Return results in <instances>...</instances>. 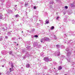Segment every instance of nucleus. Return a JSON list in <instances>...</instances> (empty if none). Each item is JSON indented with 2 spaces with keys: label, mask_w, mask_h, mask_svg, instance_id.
Here are the masks:
<instances>
[{
  "label": "nucleus",
  "mask_w": 75,
  "mask_h": 75,
  "mask_svg": "<svg viewBox=\"0 0 75 75\" xmlns=\"http://www.w3.org/2000/svg\"><path fill=\"white\" fill-rule=\"evenodd\" d=\"M44 59L46 61V62H48L49 61H52V59L51 58L49 59L48 57H45Z\"/></svg>",
  "instance_id": "nucleus-1"
},
{
  "label": "nucleus",
  "mask_w": 75,
  "mask_h": 75,
  "mask_svg": "<svg viewBox=\"0 0 75 75\" xmlns=\"http://www.w3.org/2000/svg\"><path fill=\"white\" fill-rule=\"evenodd\" d=\"M55 56H59L60 55V52H56L54 54Z\"/></svg>",
  "instance_id": "nucleus-2"
},
{
  "label": "nucleus",
  "mask_w": 75,
  "mask_h": 75,
  "mask_svg": "<svg viewBox=\"0 0 75 75\" xmlns=\"http://www.w3.org/2000/svg\"><path fill=\"white\" fill-rule=\"evenodd\" d=\"M71 52H67V57L68 58H69L70 56H71Z\"/></svg>",
  "instance_id": "nucleus-3"
},
{
  "label": "nucleus",
  "mask_w": 75,
  "mask_h": 75,
  "mask_svg": "<svg viewBox=\"0 0 75 75\" xmlns=\"http://www.w3.org/2000/svg\"><path fill=\"white\" fill-rule=\"evenodd\" d=\"M25 46H27V45H30V41H28L26 42H25Z\"/></svg>",
  "instance_id": "nucleus-4"
},
{
  "label": "nucleus",
  "mask_w": 75,
  "mask_h": 75,
  "mask_svg": "<svg viewBox=\"0 0 75 75\" xmlns=\"http://www.w3.org/2000/svg\"><path fill=\"white\" fill-rule=\"evenodd\" d=\"M26 48L27 49V50H31V49H32V47H31V46H28L26 47Z\"/></svg>",
  "instance_id": "nucleus-5"
},
{
  "label": "nucleus",
  "mask_w": 75,
  "mask_h": 75,
  "mask_svg": "<svg viewBox=\"0 0 75 75\" xmlns=\"http://www.w3.org/2000/svg\"><path fill=\"white\" fill-rule=\"evenodd\" d=\"M42 40H44V41H48V40H49V38H42Z\"/></svg>",
  "instance_id": "nucleus-6"
},
{
  "label": "nucleus",
  "mask_w": 75,
  "mask_h": 75,
  "mask_svg": "<svg viewBox=\"0 0 75 75\" xmlns=\"http://www.w3.org/2000/svg\"><path fill=\"white\" fill-rule=\"evenodd\" d=\"M25 55L26 57H30V54H29L28 52H26L25 54Z\"/></svg>",
  "instance_id": "nucleus-7"
},
{
  "label": "nucleus",
  "mask_w": 75,
  "mask_h": 75,
  "mask_svg": "<svg viewBox=\"0 0 75 75\" xmlns=\"http://www.w3.org/2000/svg\"><path fill=\"white\" fill-rule=\"evenodd\" d=\"M34 47H36L38 45V43L37 42H35L33 44Z\"/></svg>",
  "instance_id": "nucleus-8"
},
{
  "label": "nucleus",
  "mask_w": 75,
  "mask_h": 75,
  "mask_svg": "<svg viewBox=\"0 0 75 75\" xmlns=\"http://www.w3.org/2000/svg\"><path fill=\"white\" fill-rule=\"evenodd\" d=\"M8 13H9V14H11V13H12V11L10 10H8Z\"/></svg>",
  "instance_id": "nucleus-9"
},
{
  "label": "nucleus",
  "mask_w": 75,
  "mask_h": 75,
  "mask_svg": "<svg viewBox=\"0 0 75 75\" xmlns=\"http://www.w3.org/2000/svg\"><path fill=\"white\" fill-rule=\"evenodd\" d=\"M26 68H30V65L29 64H27L26 65Z\"/></svg>",
  "instance_id": "nucleus-10"
},
{
  "label": "nucleus",
  "mask_w": 75,
  "mask_h": 75,
  "mask_svg": "<svg viewBox=\"0 0 75 75\" xmlns=\"http://www.w3.org/2000/svg\"><path fill=\"white\" fill-rule=\"evenodd\" d=\"M40 56L42 57H44V54L42 52L40 54Z\"/></svg>",
  "instance_id": "nucleus-11"
},
{
  "label": "nucleus",
  "mask_w": 75,
  "mask_h": 75,
  "mask_svg": "<svg viewBox=\"0 0 75 75\" xmlns=\"http://www.w3.org/2000/svg\"><path fill=\"white\" fill-rule=\"evenodd\" d=\"M49 20L48 19L46 20L45 21L46 24H48L49 23Z\"/></svg>",
  "instance_id": "nucleus-12"
},
{
  "label": "nucleus",
  "mask_w": 75,
  "mask_h": 75,
  "mask_svg": "<svg viewBox=\"0 0 75 75\" xmlns=\"http://www.w3.org/2000/svg\"><path fill=\"white\" fill-rule=\"evenodd\" d=\"M68 59H67L68 62H70V60H71V59H70V58H69V57H68Z\"/></svg>",
  "instance_id": "nucleus-13"
},
{
  "label": "nucleus",
  "mask_w": 75,
  "mask_h": 75,
  "mask_svg": "<svg viewBox=\"0 0 75 75\" xmlns=\"http://www.w3.org/2000/svg\"><path fill=\"white\" fill-rule=\"evenodd\" d=\"M0 19L4 20V18L3 17V15H0Z\"/></svg>",
  "instance_id": "nucleus-14"
},
{
  "label": "nucleus",
  "mask_w": 75,
  "mask_h": 75,
  "mask_svg": "<svg viewBox=\"0 0 75 75\" xmlns=\"http://www.w3.org/2000/svg\"><path fill=\"white\" fill-rule=\"evenodd\" d=\"M62 67L61 66H59V68H58V70H61L62 69Z\"/></svg>",
  "instance_id": "nucleus-15"
},
{
  "label": "nucleus",
  "mask_w": 75,
  "mask_h": 75,
  "mask_svg": "<svg viewBox=\"0 0 75 75\" xmlns=\"http://www.w3.org/2000/svg\"><path fill=\"white\" fill-rule=\"evenodd\" d=\"M10 4H7L6 5V7H7L8 8V7H10Z\"/></svg>",
  "instance_id": "nucleus-16"
},
{
  "label": "nucleus",
  "mask_w": 75,
  "mask_h": 75,
  "mask_svg": "<svg viewBox=\"0 0 75 75\" xmlns=\"http://www.w3.org/2000/svg\"><path fill=\"white\" fill-rule=\"evenodd\" d=\"M71 7H75V5L72 4H71Z\"/></svg>",
  "instance_id": "nucleus-17"
},
{
  "label": "nucleus",
  "mask_w": 75,
  "mask_h": 75,
  "mask_svg": "<svg viewBox=\"0 0 75 75\" xmlns=\"http://www.w3.org/2000/svg\"><path fill=\"white\" fill-rule=\"evenodd\" d=\"M54 29V26H52L51 27V28L50 29L51 30H52Z\"/></svg>",
  "instance_id": "nucleus-18"
},
{
  "label": "nucleus",
  "mask_w": 75,
  "mask_h": 75,
  "mask_svg": "<svg viewBox=\"0 0 75 75\" xmlns=\"http://www.w3.org/2000/svg\"><path fill=\"white\" fill-rule=\"evenodd\" d=\"M56 48H59L60 47V46L58 45H56Z\"/></svg>",
  "instance_id": "nucleus-19"
},
{
  "label": "nucleus",
  "mask_w": 75,
  "mask_h": 75,
  "mask_svg": "<svg viewBox=\"0 0 75 75\" xmlns=\"http://www.w3.org/2000/svg\"><path fill=\"white\" fill-rule=\"evenodd\" d=\"M64 22H67V18H65L64 19Z\"/></svg>",
  "instance_id": "nucleus-20"
},
{
  "label": "nucleus",
  "mask_w": 75,
  "mask_h": 75,
  "mask_svg": "<svg viewBox=\"0 0 75 75\" xmlns=\"http://www.w3.org/2000/svg\"><path fill=\"white\" fill-rule=\"evenodd\" d=\"M65 50L66 51H67V52L68 51H69V48L67 47L65 49Z\"/></svg>",
  "instance_id": "nucleus-21"
},
{
  "label": "nucleus",
  "mask_w": 75,
  "mask_h": 75,
  "mask_svg": "<svg viewBox=\"0 0 75 75\" xmlns=\"http://www.w3.org/2000/svg\"><path fill=\"white\" fill-rule=\"evenodd\" d=\"M12 53H13V52L11 51L9 52V54L10 55H12Z\"/></svg>",
  "instance_id": "nucleus-22"
},
{
  "label": "nucleus",
  "mask_w": 75,
  "mask_h": 75,
  "mask_svg": "<svg viewBox=\"0 0 75 75\" xmlns=\"http://www.w3.org/2000/svg\"><path fill=\"white\" fill-rule=\"evenodd\" d=\"M11 67H12V68H13V67H14V66H13V64L11 63Z\"/></svg>",
  "instance_id": "nucleus-23"
},
{
  "label": "nucleus",
  "mask_w": 75,
  "mask_h": 75,
  "mask_svg": "<svg viewBox=\"0 0 75 75\" xmlns=\"http://www.w3.org/2000/svg\"><path fill=\"white\" fill-rule=\"evenodd\" d=\"M10 72H11L12 71H13V69L12 68L11 69V68H10Z\"/></svg>",
  "instance_id": "nucleus-24"
},
{
  "label": "nucleus",
  "mask_w": 75,
  "mask_h": 75,
  "mask_svg": "<svg viewBox=\"0 0 75 75\" xmlns=\"http://www.w3.org/2000/svg\"><path fill=\"white\" fill-rule=\"evenodd\" d=\"M22 52H23V53H24V52H25V50H22L21 51Z\"/></svg>",
  "instance_id": "nucleus-25"
},
{
  "label": "nucleus",
  "mask_w": 75,
  "mask_h": 75,
  "mask_svg": "<svg viewBox=\"0 0 75 75\" xmlns=\"http://www.w3.org/2000/svg\"><path fill=\"white\" fill-rule=\"evenodd\" d=\"M54 40H57V37H56L55 35H54Z\"/></svg>",
  "instance_id": "nucleus-26"
},
{
  "label": "nucleus",
  "mask_w": 75,
  "mask_h": 75,
  "mask_svg": "<svg viewBox=\"0 0 75 75\" xmlns=\"http://www.w3.org/2000/svg\"><path fill=\"white\" fill-rule=\"evenodd\" d=\"M34 37H36V38H38V36L37 35H34Z\"/></svg>",
  "instance_id": "nucleus-27"
},
{
  "label": "nucleus",
  "mask_w": 75,
  "mask_h": 75,
  "mask_svg": "<svg viewBox=\"0 0 75 75\" xmlns=\"http://www.w3.org/2000/svg\"><path fill=\"white\" fill-rule=\"evenodd\" d=\"M50 4H54V2H50Z\"/></svg>",
  "instance_id": "nucleus-28"
},
{
  "label": "nucleus",
  "mask_w": 75,
  "mask_h": 75,
  "mask_svg": "<svg viewBox=\"0 0 75 75\" xmlns=\"http://www.w3.org/2000/svg\"><path fill=\"white\" fill-rule=\"evenodd\" d=\"M26 57H27V56H26L25 55V56H24L23 57V59H25V58H26Z\"/></svg>",
  "instance_id": "nucleus-29"
},
{
  "label": "nucleus",
  "mask_w": 75,
  "mask_h": 75,
  "mask_svg": "<svg viewBox=\"0 0 75 75\" xmlns=\"http://www.w3.org/2000/svg\"><path fill=\"white\" fill-rule=\"evenodd\" d=\"M28 5V4H25V7H27V6Z\"/></svg>",
  "instance_id": "nucleus-30"
},
{
  "label": "nucleus",
  "mask_w": 75,
  "mask_h": 75,
  "mask_svg": "<svg viewBox=\"0 0 75 75\" xmlns=\"http://www.w3.org/2000/svg\"><path fill=\"white\" fill-rule=\"evenodd\" d=\"M15 16L16 17H19V15L18 14H17Z\"/></svg>",
  "instance_id": "nucleus-31"
},
{
  "label": "nucleus",
  "mask_w": 75,
  "mask_h": 75,
  "mask_svg": "<svg viewBox=\"0 0 75 75\" xmlns=\"http://www.w3.org/2000/svg\"><path fill=\"white\" fill-rule=\"evenodd\" d=\"M65 8H66V9H68V6H65Z\"/></svg>",
  "instance_id": "nucleus-32"
},
{
  "label": "nucleus",
  "mask_w": 75,
  "mask_h": 75,
  "mask_svg": "<svg viewBox=\"0 0 75 75\" xmlns=\"http://www.w3.org/2000/svg\"><path fill=\"white\" fill-rule=\"evenodd\" d=\"M2 29L4 31H5L6 30V29H5L4 28H3Z\"/></svg>",
  "instance_id": "nucleus-33"
},
{
  "label": "nucleus",
  "mask_w": 75,
  "mask_h": 75,
  "mask_svg": "<svg viewBox=\"0 0 75 75\" xmlns=\"http://www.w3.org/2000/svg\"><path fill=\"white\" fill-rule=\"evenodd\" d=\"M70 42H71V40H70L69 41V42L67 43V44L68 45H69V43H70Z\"/></svg>",
  "instance_id": "nucleus-34"
},
{
  "label": "nucleus",
  "mask_w": 75,
  "mask_h": 75,
  "mask_svg": "<svg viewBox=\"0 0 75 75\" xmlns=\"http://www.w3.org/2000/svg\"><path fill=\"white\" fill-rule=\"evenodd\" d=\"M42 40L44 41V39H42H42L40 40V41L41 42H42Z\"/></svg>",
  "instance_id": "nucleus-35"
},
{
  "label": "nucleus",
  "mask_w": 75,
  "mask_h": 75,
  "mask_svg": "<svg viewBox=\"0 0 75 75\" xmlns=\"http://www.w3.org/2000/svg\"><path fill=\"white\" fill-rule=\"evenodd\" d=\"M58 18H59V16H57L56 18V20H58Z\"/></svg>",
  "instance_id": "nucleus-36"
},
{
  "label": "nucleus",
  "mask_w": 75,
  "mask_h": 75,
  "mask_svg": "<svg viewBox=\"0 0 75 75\" xmlns=\"http://www.w3.org/2000/svg\"><path fill=\"white\" fill-rule=\"evenodd\" d=\"M16 38H12V40H16Z\"/></svg>",
  "instance_id": "nucleus-37"
},
{
  "label": "nucleus",
  "mask_w": 75,
  "mask_h": 75,
  "mask_svg": "<svg viewBox=\"0 0 75 75\" xmlns=\"http://www.w3.org/2000/svg\"><path fill=\"white\" fill-rule=\"evenodd\" d=\"M38 48H40L41 47V45H39L38 46Z\"/></svg>",
  "instance_id": "nucleus-38"
},
{
  "label": "nucleus",
  "mask_w": 75,
  "mask_h": 75,
  "mask_svg": "<svg viewBox=\"0 0 75 75\" xmlns=\"http://www.w3.org/2000/svg\"><path fill=\"white\" fill-rule=\"evenodd\" d=\"M72 23L73 24H74L75 23V21L74 20L72 21Z\"/></svg>",
  "instance_id": "nucleus-39"
},
{
  "label": "nucleus",
  "mask_w": 75,
  "mask_h": 75,
  "mask_svg": "<svg viewBox=\"0 0 75 75\" xmlns=\"http://www.w3.org/2000/svg\"><path fill=\"white\" fill-rule=\"evenodd\" d=\"M3 40V38H0V41H1V40Z\"/></svg>",
  "instance_id": "nucleus-40"
},
{
  "label": "nucleus",
  "mask_w": 75,
  "mask_h": 75,
  "mask_svg": "<svg viewBox=\"0 0 75 75\" xmlns=\"http://www.w3.org/2000/svg\"><path fill=\"white\" fill-rule=\"evenodd\" d=\"M34 31H35V29H32V31H33V32H34Z\"/></svg>",
  "instance_id": "nucleus-41"
},
{
  "label": "nucleus",
  "mask_w": 75,
  "mask_h": 75,
  "mask_svg": "<svg viewBox=\"0 0 75 75\" xmlns=\"http://www.w3.org/2000/svg\"><path fill=\"white\" fill-rule=\"evenodd\" d=\"M47 69V67H46L43 68V69Z\"/></svg>",
  "instance_id": "nucleus-42"
},
{
  "label": "nucleus",
  "mask_w": 75,
  "mask_h": 75,
  "mask_svg": "<svg viewBox=\"0 0 75 75\" xmlns=\"http://www.w3.org/2000/svg\"><path fill=\"white\" fill-rule=\"evenodd\" d=\"M36 8H37V7H36L35 6H34V9H36Z\"/></svg>",
  "instance_id": "nucleus-43"
},
{
  "label": "nucleus",
  "mask_w": 75,
  "mask_h": 75,
  "mask_svg": "<svg viewBox=\"0 0 75 75\" xmlns=\"http://www.w3.org/2000/svg\"><path fill=\"white\" fill-rule=\"evenodd\" d=\"M64 35L65 36V37H67V35H66V34H64Z\"/></svg>",
  "instance_id": "nucleus-44"
},
{
  "label": "nucleus",
  "mask_w": 75,
  "mask_h": 75,
  "mask_svg": "<svg viewBox=\"0 0 75 75\" xmlns=\"http://www.w3.org/2000/svg\"><path fill=\"white\" fill-rule=\"evenodd\" d=\"M8 34H9V35L11 34V33H10V32H9L8 33Z\"/></svg>",
  "instance_id": "nucleus-45"
},
{
  "label": "nucleus",
  "mask_w": 75,
  "mask_h": 75,
  "mask_svg": "<svg viewBox=\"0 0 75 75\" xmlns=\"http://www.w3.org/2000/svg\"><path fill=\"white\" fill-rule=\"evenodd\" d=\"M10 73L8 72H7L6 73V74H9Z\"/></svg>",
  "instance_id": "nucleus-46"
},
{
  "label": "nucleus",
  "mask_w": 75,
  "mask_h": 75,
  "mask_svg": "<svg viewBox=\"0 0 75 75\" xmlns=\"http://www.w3.org/2000/svg\"><path fill=\"white\" fill-rule=\"evenodd\" d=\"M5 38H6V39H7V38H8V37L5 36Z\"/></svg>",
  "instance_id": "nucleus-47"
},
{
  "label": "nucleus",
  "mask_w": 75,
  "mask_h": 75,
  "mask_svg": "<svg viewBox=\"0 0 75 75\" xmlns=\"http://www.w3.org/2000/svg\"><path fill=\"white\" fill-rule=\"evenodd\" d=\"M74 63H72V65H74Z\"/></svg>",
  "instance_id": "nucleus-48"
},
{
  "label": "nucleus",
  "mask_w": 75,
  "mask_h": 75,
  "mask_svg": "<svg viewBox=\"0 0 75 75\" xmlns=\"http://www.w3.org/2000/svg\"><path fill=\"white\" fill-rule=\"evenodd\" d=\"M56 14H57V15H58V13H56Z\"/></svg>",
  "instance_id": "nucleus-49"
},
{
  "label": "nucleus",
  "mask_w": 75,
  "mask_h": 75,
  "mask_svg": "<svg viewBox=\"0 0 75 75\" xmlns=\"http://www.w3.org/2000/svg\"><path fill=\"white\" fill-rule=\"evenodd\" d=\"M4 67V65H2V67Z\"/></svg>",
  "instance_id": "nucleus-50"
},
{
  "label": "nucleus",
  "mask_w": 75,
  "mask_h": 75,
  "mask_svg": "<svg viewBox=\"0 0 75 75\" xmlns=\"http://www.w3.org/2000/svg\"><path fill=\"white\" fill-rule=\"evenodd\" d=\"M1 75V73H0V75Z\"/></svg>",
  "instance_id": "nucleus-51"
},
{
  "label": "nucleus",
  "mask_w": 75,
  "mask_h": 75,
  "mask_svg": "<svg viewBox=\"0 0 75 75\" xmlns=\"http://www.w3.org/2000/svg\"><path fill=\"white\" fill-rule=\"evenodd\" d=\"M66 41H64V43H66Z\"/></svg>",
  "instance_id": "nucleus-52"
},
{
  "label": "nucleus",
  "mask_w": 75,
  "mask_h": 75,
  "mask_svg": "<svg viewBox=\"0 0 75 75\" xmlns=\"http://www.w3.org/2000/svg\"><path fill=\"white\" fill-rule=\"evenodd\" d=\"M13 43H16V42H13Z\"/></svg>",
  "instance_id": "nucleus-53"
},
{
  "label": "nucleus",
  "mask_w": 75,
  "mask_h": 75,
  "mask_svg": "<svg viewBox=\"0 0 75 75\" xmlns=\"http://www.w3.org/2000/svg\"><path fill=\"white\" fill-rule=\"evenodd\" d=\"M17 5H15V7H16V6H17Z\"/></svg>",
  "instance_id": "nucleus-54"
},
{
  "label": "nucleus",
  "mask_w": 75,
  "mask_h": 75,
  "mask_svg": "<svg viewBox=\"0 0 75 75\" xmlns=\"http://www.w3.org/2000/svg\"><path fill=\"white\" fill-rule=\"evenodd\" d=\"M64 57H64V56H63V58H64Z\"/></svg>",
  "instance_id": "nucleus-55"
},
{
  "label": "nucleus",
  "mask_w": 75,
  "mask_h": 75,
  "mask_svg": "<svg viewBox=\"0 0 75 75\" xmlns=\"http://www.w3.org/2000/svg\"><path fill=\"white\" fill-rule=\"evenodd\" d=\"M22 33H23V31H22Z\"/></svg>",
  "instance_id": "nucleus-56"
},
{
  "label": "nucleus",
  "mask_w": 75,
  "mask_h": 75,
  "mask_svg": "<svg viewBox=\"0 0 75 75\" xmlns=\"http://www.w3.org/2000/svg\"><path fill=\"white\" fill-rule=\"evenodd\" d=\"M17 45H18V44H17Z\"/></svg>",
  "instance_id": "nucleus-57"
},
{
  "label": "nucleus",
  "mask_w": 75,
  "mask_h": 75,
  "mask_svg": "<svg viewBox=\"0 0 75 75\" xmlns=\"http://www.w3.org/2000/svg\"><path fill=\"white\" fill-rule=\"evenodd\" d=\"M27 31H28V32H29V30H27Z\"/></svg>",
  "instance_id": "nucleus-58"
},
{
  "label": "nucleus",
  "mask_w": 75,
  "mask_h": 75,
  "mask_svg": "<svg viewBox=\"0 0 75 75\" xmlns=\"http://www.w3.org/2000/svg\"><path fill=\"white\" fill-rule=\"evenodd\" d=\"M64 15H65V13H64Z\"/></svg>",
  "instance_id": "nucleus-59"
},
{
  "label": "nucleus",
  "mask_w": 75,
  "mask_h": 75,
  "mask_svg": "<svg viewBox=\"0 0 75 75\" xmlns=\"http://www.w3.org/2000/svg\"><path fill=\"white\" fill-rule=\"evenodd\" d=\"M38 25H39V23H38Z\"/></svg>",
  "instance_id": "nucleus-60"
},
{
  "label": "nucleus",
  "mask_w": 75,
  "mask_h": 75,
  "mask_svg": "<svg viewBox=\"0 0 75 75\" xmlns=\"http://www.w3.org/2000/svg\"><path fill=\"white\" fill-rule=\"evenodd\" d=\"M9 64H10V62H9Z\"/></svg>",
  "instance_id": "nucleus-61"
},
{
  "label": "nucleus",
  "mask_w": 75,
  "mask_h": 75,
  "mask_svg": "<svg viewBox=\"0 0 75 75\" xmlns=\"http://www.w3.org/2000/svg\"><path fill=\"white\" fill-rule=\"evenodd\" d=\"M20 38H19V39H20Z\"/></svg>",
  "instance_id": "nucleus-62"
},
{
  "label": "nucleus",
  "mask_w": 75,
  "mask_h": 75,
  "mask_svg": "<svg viewBox=\"0 0 75 75\" xmlns=\"http://www.w3.org/2000/svg\"><path fill=\"white\" fill-rule=\"evenodd\" d=\"M54 69H55V68H54Z\"/></svg>",
  "instance_id": "nucleus-63"
},
{
  "label": "nucleus",
  "mask_w": 75,
  "mask_h": 75,
  "mask_svg": "<svg viewBox=\"0 0 75 75\" xmlns=\"http://www.w3.org/2000/svg\"><path fill=\"white\" fill-rule=\"evenodd\" d=\"M60 63L61 64L62 63V62H61Z\"/></svg>",
  "instance_id": "nucleus-64"
}]
</instances>
